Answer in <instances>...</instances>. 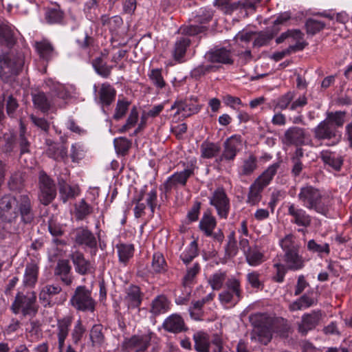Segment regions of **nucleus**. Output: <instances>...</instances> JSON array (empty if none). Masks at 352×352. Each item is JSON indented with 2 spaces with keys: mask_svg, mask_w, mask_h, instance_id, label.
<instances>
[{
  "mask_svg": "<svg viewBox=\"0 0 352 352\" xmlns=\"http://www.w3.org/2000/svg\"><path fill=\"white\" fill-rule=\"evenodd\" d=\"M19 215L25 223H31L34 219L32 202L28 193L12 195L6 194L0 197V217L5 221L12 222Z\"/></svg>",
  "mask_w": 352,
  "mask_h": 352,
  "instance_id": "nucleus-1",
  "label": "nucleus"
},
{
  "mask_svg": "<svg viewBox=\"0 0 352 352\" xmlns=\"http://www.w3.org/2000/svg\"><path fill=\"white\" fill-rule=\"evenodd\" d=\"M345 117V111L327 112L326 118L313 129L314 139L319 142L326 141L327 146L338 144L342 138L339 128L343 126Z\"/></svg>",
  "mask_w": 352,
  "mask_h": 352,
  "instance_id": "nucleus-2",
  "label": "nucleus"
},
{
  "mask_svg": "<svg viewBox=\"0 0 352 352\" xmlns=\"http://www.w3.org/2000/svg\"><path fill=\"white\" fill-rule=\"evenodd\" d=\"M25 56L21 52L10 51L0 54V79L11 84L23 71Z\"/></svg>",
  "mask_w": 352,
  "mask_h": 352,
  "instance_id": "nucleus-3",
  "label": "nucleus"
},
{
  "mask_svg": "<svg viewBox=\"0 0 352 352\" xmlns=\"http://www.w3.org/2000/svg\"><path fill=\"white\" fill-rule=\"evenodd\" d=\"M69 303L76 310L82 312H94L96 305L91 290L85 285L78 286L75 289Z\"/></svg>",
  "mask_w": 352,
  "mask_h": 352,
  "instance_id": "nucleus-4",
  "label": "nucleus"
},
{
  "mask_svg": "<svg viewBox=\"0 0 352 352\" xmlns=\"http://www.w3.org/2000/svg\"><path fill=\"white\" fill-rule=\"evenodd\" d=\"M298 197L307 208L313 209L322 214L327 213V208L322 203V195L318 188L306 185L300 188Z\"/></svg>",
  "mask_w": 352,
  "mask_h": 352,
  "instance_id": "nucleus-5",
  "label": "nucleus"
},
{
  "mask_svg": "<svg viewBox=\"0 0 352 352\" xmlns=\"http://www.w3.org/2000/svg\"><path fill=\"white\" fill-rule=\"evenodd\" d=\"M23 316L36 315L38 310L36 304V296L35 292H28L26 294L18 293L15 300L12 304L11 310L14 314L19 313L20 309Z\"/></svg>",
  "mask_w": 352,
  "mask_h": 352,
  "instance_id": "nucleus-6",
  "label": "nucleus"
},
{
  "mask_svg": "<svg viewBox=\"0 0 352 352\" xmlns=\"http://www.w3.org/2000/svg\"><path fill=\"white\" fill-rule=\"evenodd\" d=\"M72 234L75 244L85 249H89L91 255L96 254L98 251L97 239L87 226L76 228Z\"/></svg>",
  "mask_w": 352,
  "mask_h": 352,
  "instance_id": "nucleus-7",
  "label": "nucleus"
},
{
  "mask_svg": "<svg viewBox=\"0 0 352 352\" xmlns=\"http://www.w3.org/2000/svg\"><path fill=\"white\" fill-rule=\"evenodd\" d=\"M38 199L45 206L49 205L56 197V189L54 181L43 170L39 172Z\"/></svg>",
  "mask_w": 352,
  "mask_h": 352,
  "instance_id": "nucleus-8",
  "label": "nucleus"
},
{
  "mask_svg": "<svg viewBox=\"0 0 352 352\" xmlns=\"http://www.w3.org/2000/svg\"><path fill=\"white\" fill-rule=\"evenodd\" d=\"M151 340L148 334L134 335L124 340L122 349L126 352H144L150 346Z\"/></svg>",
  "mask_w": 352,
  "mask_h": 352,
  "instance_id": "nucleus-9",
  "label": "nucleus"
},
{
  "mask_svg": "<svg viewBox=\"0 0 352 352\" xmlns=\"http://www.w3.org/2000/svg\"><path fill=\"white\" fill-rule=\"evenodd\" d=\"M194 175L193 168H187L180 172H176L166 180L161 186L165 194L169 193L173 188H176L178 185L185 186L188 179Z\"/></svg>",
  "mask_w": 352,
  "mask_h": 352,
  "instance_id": "nucleus-10",
  "label": "nucleus"
},
{
  "mask_svg": "<svg viewBox=\"0 0 352 352\" xmlns=\"http://www.w3.org/2000/svg\"><path fill=\"white\" fill-rule=\"evenodd\" d=\"M206 60L211 63L210 65H232L234 59L232 53L226 47H215L208 51L205 56Z\"/></svg>",
  "mask_w": 352,
  "mask_h": 352,
  "instance_id": "nucleus-11",
  "label": "nucleus"
},
{
  "mask_svg": "<svg viewBox=\"0 0 352 352\" xmlns=\"http://www.w3.org/2000/svg\"><path fill=\"white\" fill-rule=\"evenodd\" d=\"M307 131L304 128L291 126L287 129L283 138V143L287 146L294 145L297 148L306 144Z\"/></svg>",
  "mask_w": 352,
  "mask_h": 352,
  "instance_id": "nucleus-12",
  "label": "nucleus"
},
{
  "mask_svg": "<svg viewBox=\"0 0 352 352\" xmlns=\"http://www.w3.org/2000/svg\"><path fill=\"white\" fill-rule=\"evenodd\" d=\"M322 314L320 311H314L302 315L301 320L297 322L298 332L306 336L309 331L314 329L320 323Z\"/></svg>",
  "mask_w": 352,
  "mask_h": 352,
  "instance_id": "nucleus-13",
  "label": "nucleus"
},
{
  "mask_svg": "<svg viewBox=\"0 0 352 352\" xmlns=\"http://www.w3.org/2000/svg\"><path fill=\"white\" fill-rule=\"evenodd\" d=\"M144 294L139 286L130 285L125 289V296L123 298V302L129 310L139 309Z\"/></svg>",
  "mask_w": 352,
  "mask_h": 352,
  "instance_id": "nucleus-14",
  "label": "nucleus"
},
{
  "mask_svg": "<svg viewBox=\"0 0 352 352\" xmlns=\"http://www.w3.org/2000/svg\"><path fill=\"white\" fill-rule=\"evenodd\" d=\"M210 204L215 206L218 214L221 218H227L230 209L229 199L223 190H217L214 192L210 199Z\"/></svg>",
  "mask_w": 352,
  "mask_h": 352,
  "instance_id": "nucleus-15",
  "label": "nucleus"
},
{
  "mask_svg": "<svg viewBox=\"0 0 352 352\" xmlns=\"http://www.w3.org/2000/svg\"><path fill=\"white\" fill-rule=\"evenodd\" d=\"M73 319L74 318L71 315L57 319V338L60 352H63L65 341L68 336Z\"/></svg>",
  "mask_w": 352,
  "mask_h": 352,
  "instance_id": "nucleus-16",
  "label": "nucleus"
},
{
  "mask_svg": "<svg viewBox=\"0 0 352 352\" xmlns=\"http://www.w3.org/2000/svg\"><path fill=\"white\" fill-rule=\"evenodd\" d=\"M241 144V137L240 135H232L223 142V151L221 153V158H226V161H233L237 153L238 148Z\"/></svg>",
  "mask_w": 352,
  "mask_h": 352,
  "instance_id": "nucleus-17",
  "label": "nucleus"
},
{
  "mask_svg": "<svg viewBox=\"0 0 352 352\" xmlns=\"http://www.w3.org/2000/svg\"><path fill=\"white\" fill-rule=\"evenodd\" d=\"M54 275L65 285H70L74 280L72 273V266L69 260L60 259L54 269Z\"/></svg>",
  "mask_w": 352,
  "mask_h": 352,
  "instance_id": "nucleus-18",
  "label": "nucleus"
},
{
  "mask_svg": "<svg viewBox=\"0 0 352 352\" xmlns=\"http://www.w3.org/2000/svg\"><path fill=\"white\" fill-rule=\"evenodd\" d=\"M70 258L74 265L75 270L80 275L93 274L94 267L90 261L85 258L82 253L76 251L70 255Z\"/></svg>",
  "mask_w": 352,
  "mask_h": 352,
  "instance_id": "nucleus-19",
  "label": "nucleus"
},
{
  "mask_svg": "<svg viewBox=\"0 0 352 352\" xmlns=\"http://www.w3.org/2000/svg\"><path fill=\"white\" fill-rule=\"evenodd\" d=\"M162 327L165 331L173 333H179L188 330L184 319L177 314L166 318L162 324Z\"/></svg>",
  "mask_w": 352,
  "mask_h": 352,
  "instance_id": "nucleus-20",
  "label": "nucleus"
},
{
  "mask_svg": "<svg viewBox=\"0 0 352 352\" xmlns=\"http://www.w3.org/2000/svg\"><path fill=\"white\" fill-rule=\"evenodd\" d=\"M288 214L292 217V219L291 220L292 222L298 226L307 228L311 224V217L307 214L305 210L302 208H299L294 204L289 206Z\"/></svg>",
  "mask_w": 352,
  "mask_h": 352,
  "instance_id": "nucleus-21",
  "label": "nucleus"
},
{
  "mask_svg": "<svg viewBox=\"0 0 352 352\" xmlns=\"http://www.w3.org/2000/svg\"><path fill=\"white\" fill-rule=\"evenodd\" d=\"M303 157L304 150L301 147L296 148L291 155V173L294 177H299L306 168V166L302 162Z\"/></svg>",
  "mask_w": 352,
  "mask_h": 352,
  "instance_id": "nucleus-22",
  "label": "nucleus"
},
{
  "mask_svg": "<svg viewBox=\"0 0 352 352\" xmlns=\"http://www.w3.org/2000/svg\"><path fill=\"white\" fill-rule=\"evenodd\" d=\"M98 96V103L102 107H109L115 100L116 91L111 85L103 83L99 90Z\"/></svg>",
  "mask_w": 352,
  "mask_h": 352,
  "instance_id": "nucleus-23",
  "label": "nucleus"
},
{
  "mask_svg": "<svg viewBox=\"0 0 352 352\" xmlns=\"http://www.w3.org/2000/svg\"><path fill=\"white\" fill-rule=\"evenodd\" d=\"M17 41L14 30L8 25L0 23V45L12 48Z\"/></svg>",
  "mask_w": 352,
  "mask_h": 352,
  "instance_id": "nucleus-24",
  "label": "nucleus"
},
{
  "mask_svg": "<svg viewBox=\"0 0 352 352\" xmlns=\"http://www.w3.org/2000/svg\"><path fill=\"white\" fill-rule=\"evenodd\" d=\"M177 109V113L182 114L184 117H188L195 113H197L200 107L198 104L192 103V100L176 101L171 107V109Z\"/></svg>",
  "mask_w": 352,
  "mask_h": 352,
  "instance_id": "nucleus-25",
  "label": "nucleus"
},
{
  "mask_svg": "<svg viewBox=\"0 0 352 352\" xmlns=\"http://www.w3.org/2000/svg\"><path fill=\"white\" fill-rule=\"evenodd\" d=\"M320 158L322 162L331 167L334 170L339 171L343 164V158L340 155L329 151H323L320 153Z\"/></svg>",
  "mask_w": 352,
  "mask_h": 352,
  "instance_id": "nucleus-26",
  "label": "nucleus"
},
{
  "mask_svg": "<svg viewBox=\"0 0 352 352\" xmlns=\"http://www.w3.org/2000/svg\"><path fill=\"white\" fill-rule=\"evenodd\" d=\"M25 173L16 171L12 173L8 182L10 190L21 192L25 186Z\"/></svg>",
  "mask_w": 352,
  "mask_h": 352,
  "instance_id": "nucleus-27",
  "label": "nucleus"
},
{
  "mask_svg": "<svg viewBox=\"0 0 352 352\" xmlns=\"http://www.w3.org/2000/svg\"><path fill=\"white\" fill-rule=\"evenodd\" d=\"M284 261L287 264V269L298 270L302 268L304 261L298 254V249L285 253Z\"/></svg>",
  "mask_w": 352,
  "mask_h": 352,
  "instance_id": "nucleus-28",
  "label": "nucleus"
},
{
  "mask_svg": "<svg viewBox=\"0 0 352 352\" xmlns=\"http://www.w3.org/2000/svg\"><path fill=\"white\" fill-rule=\"evenodd\" d=\"M169 309V301L164 295H159L151 302V313L154 316L166 312Z\"/></svg>",
  "mask_w": 352,
  "mask_h": 352,
  "instance_id": "nucleus-29",
  "label": "nucleus"
},
{
  "mask_svg": "<svg viewBox=\"0 0 352 352\" xmlns=\"http://www.w3.org/2000/svg\"><path fill=\"white\" fill-rule=\"evenodd\" d=\"M38 266L35 263H28L25 267L23 283L26 287H33L38 280Z\"/></svg>",
  "mask_w": 352,
  "mask_h": 352,
  "instance_id": "nucleus-30",
  "label": "nucleus"
},
{
  "mask_svg": "<svg viewBox=\"0 0 352 352\" xmlns=\"http://www.w3.org/2000/svg\"><path fill=\"white\" fill-rule=\"evenodd\" d=\"M92 65L96 72L104 78H108L113 69L112 65H109L102 57L95 58L92 61Z\"/></svg>",
  "mask_w": 352,
  "mask_h": 352,
  "instance_id": "nucleus-31",
  "label": "nucleus"
},
{
  "mask_svg": "<svg viewBox=\"0 0 352 352\" xmlns=\"http://www.w3.org/2000/svg\"><path fill=\"white\" fill-rule=\"evenodd\" d=\"M214 6L226 14H231L234 11L238 10L239 8L245 6L241 1L231 3V0H215Z\"/></svg>",
  "mask_w": 352,
  "mask_h": 352,
  "instance_id": "nucleus-32",
  "label": "nucleus"
},
{
  "mask_svg": "<svg viewBox=\"0 0 352 352\" xmlns=\"http://www.w3.org/2000/svg\"><path fill=\"white\" fill-rule=\"evenodd\" d=\"M221 151L219 144L204 141L200 146L201 156L205 159H210L217 156Z\"/></svg>",
  "mask_w": 352,
  "mask_h": 352,
  "instance_id": "nucleus-33",
  "label": "nucleus"
},
{
  "mask_svg": "<svg viewBox=\"0 0 352 352\" xmlns=\"http://www.w3.org/2000/svg\"><path fill=\"white\" fill-rule=\"evenodd\" d=\"M32 96L34 107L43 113L48 112L51 107V102L45 94L43 91H38V93L32 94Z\"/></svg>",
  "mask_w": 352,
  "mask_h": 352,
  "instance_id": "nucleus-34",
  "label": "nucleus"
},
{
  "mask_svg": "<svg viewBox=\"0 0 352 352\" xmlns=\"http://www.w3.org/2000/svg\"><path fill=\"white\" fill-rule=\"evenodd\" d=\"M49 148L47 150V154L51 158L56 160H63L67 156V148L63 145H58L52 143L50 140H46Z\"/></svg>",
  "mask_w": 352,
  "mask_h": 352,
  "instance_id": "nucleus-35",
  "label": "nucleus"
},
{
  "mask_svg": "<svg viewBox=\"0 0 352 352\" xmlns=\"http://www.w3.org/2000/svg\"><path fill=\"white\" fill-rule=\"evenodd\" d=\"M195 349L198 352H210L211 343L208 336L203 332H197L193 336Z\"/></svg>",
  "mask_w": 352,
  "mask_h": 352,
  "instance_id": "nucleus-36",
  "label": "nucleus"
},
{
  "mask_svg": "<svg viewBox=\"0 0 352 352\" xmlns=\"http://www.w3.org/2000/svg\"><path fill=\"white\" fill-rule=\"evenodd\" d=\"M221 67L217 65H199L190 72L191 78L199 80L201 77L211 72H216Z\"/></svg>",
  "mask_w": 352,
  "mask_h": 352,
  "instance_id": "nucleus-37",
  "label": "nucleus"
},
{
  "mask_svg": "<svg viewBox=\"0 0 352 352\" xmlns=\"http://www.w3.org/2000/svg\"><path fill=\"white\" fill-rule=\"evenodd\" d=\"M264 188L261 184L255 181L250 188L247 202L252 206L257 204L261 199V192Z\"/></svg>",
  "mask_w": 352,
  "mask_h": 352,
  "instance_id": "nucleus-38",
  "label": "nucleus"
},
{
  "mask_svg": "<svg viewBox=\"0 0 352 352\" xmlns=\"http://www.w3.org/2000/svg\"><path fill=\"white\" fill-rule=\"evenodd\" d=\"M35 47L43 59L48 61L52 58L54 53V47L50 42L47 41L36 42Z\"/></svg>",
  "mask_w": 352,
  "mask_h": 352,
  "instance_id": "nucleus-39",
  "label": "nucleus"
},
{
  "mask_svg": "<svg viewBox=\"0 0 352 352\" xmlns=\"http://www.w3.org/2000/svg\"><path fill=\"white\" fill-rule=\"evenodd\" d=\"M279 29L271 30L267 29L264 32H259L257 38L254 40L253 45L254 47H260L266 45L274 38V36L278 32Z\"/></svg>",
  "mask_w": 352,
  "mask_h": 352,
  "instance_id": "nucleus-40",
  "label": "nucleus"
},
{
  "mask_svg": "<svg viewBox=\"0 0 352 352\" xmlns=\"http://www.w3.org/2000/svg\"><path fill=\"white\" fill-rule=\"evenodd\" d=\"M93 212V208L85 199L75 205V217L78 221L85 219Z\"/></svg>",
  "mask_w": 352,
  "mask_h": 352,
  "instance_id": "nucleus-41",
  "label": "nucleus"
},
{
  "mask_svg": "<svg viewBox=\"0 0 352 352\" xmlns=\"http://www.w3.org/2000/svg\"><path fill=\"white\" fill-rule=\"evenodd\" d=\"M216 219L210 214L204 213L202 219L199 222V228L204 231L205 234L210 236L212 234V231L216 227Z\"/></svg>",
  "mask_w": 352,
  "mask_h": 352,
  "instance_id": "nucleus-42",
  "label": "nucleus"
},
{
  "mask_svg": "<svg viewBox=\"0 0 352 352\" xmlns=\"http://www.w3.org/2000/svg\"><path fill=\"white\" fill-rule=\"evenodd\" d=\"M280 166L279 163H274L272 165L270 166L267 170H265L261 175H260L256 181L258 182L260 184L263 185V186L266 187L273 177L276 175L278 168Z\"/></svg>",
  "mask_w": 352,
  "mask_h": 352,
  "instance_id": "nucleus-43",
  "label": "nucleus"
},
{
  "mask_svg": "<svg viewBox=\"0 0 352 352\" xmlns=\"http://www.w3.org/2000/svg\"><path fill=\"white\" fill-rule=\"evenodd\" d=\"M280 166L279 163H274L272 165L270 166L267 170H265L261 175H260L256 181L258 182L260 184L263 185V186L266 187L273 177L276 175L278 168Z\"/></svg>",
  "mask_w": 352,
  "mask_h": 352,
  "instance_id": "nucleus-44",
  "label": "nucleus"
},
{
  "mask_svg": "<svg viewBox=\"0 0 352 352\" xmlns=\"http://www.w3.org/2000/svg\"><path fill=\"white\" fill-rule=\"evenodd\" d=\"M280 166L279 163H274L272 165L270 166L267 170H265L261 175H260L256 181L258 182L260 184L263 185V186L266 187L273 177L276 175L278 168Z\"/></svg>",
  "mask_w": 352,
  "mask_h": 352,
  "instance_id": "nucleus-45",
  "label": "nucleus"
},
{
  "mask_svg": "<svg viewBox=\"0 0 352 352\" xmlns=\"http://www.w3.org/2000/svg\"><path fill=\"white\" fill-rule=\"evenodd\" d=\"M89 338L93 346H101L105 340L102 333V326L98 324H94L90 330Z\"/></svg>",
  "mask_w": 352,
  "mask_h": 352,
  "instance_id": "nucleus-46",
  "label": "nucleus"
},
{
  "mask_svg": "<svg viewBox=\"0 0 352 352\" xmlns=\"http://www.w3.org/2000/svg\"><path fill=\"white\" fill-rule=\"evenodd\" d=\"M305 26L307 34L315 35L322 30L326 24L323 21L309 18L307 19Z\"/></svg>",
  "mask_w": 352,
  "mask_h": 352,
  "instance_id": "nucleus-47",
  "label": "nucleus"
},
{
  "mask_svg": "<svg viewBox=\"0 0 352 352\" xmlns=\"http://www.w3.org/2000/svg\"><path fill=\"white\" fill-rule=\"evenodd\" d=\"M190 44V40L188 38L182 37L175 44L174 57L177 60H179L186 54L187 47Z\"/></svg>",
  "mask_w": 352,
  "mask_h": 352,
  "instance_id": "nucleus-48",
  "label": "nucleus"
},
{
  "mask_svg": "<svg viewBox=\"0 0 352 352\" xmlns=\"http://www.w3.org/2000/svg\"><path fill=\"white\" fill-rule=\"evenodd\" d=\"M16 147V138L14 135L5 134L2 139V144L1 146V151L7 155H11L14 151Z\"/></svg>",
  "mask_w": 352,
  "mask_h": 352,
  "instance_id": "nucleus-49",
  "label": "nucleus"
},
{
  "mask_svg": "<svg viewBox=\"0 0 352 352\" xmlns=\"http://www.w3.org/2000/svg\"><path fill=\"white\" fill-rule=\"evenodd\" d=\"M257 168V159L254 155H250L243 161L241 168V175H250Z\"/></svg>",
  "mask_w": 352,
  "mask_h": 352,
  "instance_id": "nucleus-50",
  "label": "nucleus"
},
{
  "mask_svg": "<svg viewBox=\"0 0 352 352\" xmlns=\"http://www.w3.org/2000/svg\"><path fill=\"white\" fill-rule=\"evenodd\" d=\"M245 256L250 265L256 266L263 262V254L256 248L248 249Z\"/></svg>",
  "mask_w": 352,
  "mask_h": 352,
  "instance_id": "nucleus-51",
  "label": "nucleus"
},
{
  "mask_svg": "<svg viewBox=\"0 0 352 352\" xmlns=\"http://www.w3.org/2000/svg\"><path fill=\"white\" fill-rule=\"evenodd\" d=\"M119 261L126 264L133 256L134 248L133 245L121 244L117 245Z\"/></svg>",
  "mask_w": 352,
  "mask_h": 352,
  "instance_id": "nucleus-52",
  "label": "nucleus"
},
{
  "mask_svg": "<svg viewBox=\"0 0 352 352\" xmlns=\"http://www.w3.org/2000/svg\"><path fill=\"white\" fill-rule=\"evenodd\" d=\"M86 332V328L80 319L78 320L71 332V338L74 344H78Z\"/></svg>",
  "mask_w": 352,
  "mask_h": 352,
  "instance_id": "nucleus-53",
  "label": "nucleus"
},
{
  "mask_svg": "<svg viewBox=\"0 0 352 352\" xmlns=\"http://www.w3.org/2000/svg\"><path fill=\"white\" fill-rule=\"evenodd\" d=\"M64 16V12L60 8H50L45 13V19L50 24L61 23Z\"/></svg>",
  "mask_w": 352,
  "mask_h": 352,
  "instance_id": "nucleus-54",
  "label": "nucleus"
},
{
  "mask_svg": "<svg viewBox=\"0 0 352 352\" xmlns=\"http://www.w3.org/2000/svg\"><path fill=\"white\" fill-rule=\"evenodd\" d=\"M295 94L294 91H288L284 95L278 97L276 100H274L275 109L280 110L286 109L294 100Z\"/></svg>",
  "mask_w": 352,
  "mask_h": 352,
  "instance_id": "nucleus-55",
  "label": "nucleus"
},
{
  "mask_svg": "<svg viewBox=\"0 0 352 352\" xmlns=\"http://www.w3.org/2000/svg\"><path fill=\"white\" fill-rule=\"evenodd\" d=\"M208 30V27L202 24H192L188 25H183L180 28L179 32L182 34L187 36H195L199 34L205 32Z\"/></svg>",
  "mask_w": 352,
  "mask_h": 352,
  "instance_id": "nucleus-56",
  "label": "nucleus"
},
{
  "mask_svg": "<svg viewBox=\"0 0 352 352\" xmlns=\"http://www.w3.org/2000/svg\"><path fill=\"white\" fill-rule=\"evenodd\" d=\"M197 255V243L195 241H193L190 243L189 247L181 254L180 258L185 264H188Z\"/></svg>",
  "mask_w": 352,
  "mask_h": 352,
  "instance_id": "nucleus-57",
  "label": "nucleus"
},
{
  "mask_svg": "<svg viewBox=\"0 0 352 352\" xmlns=\"http://www.w3.org/2000/svg\"><path fill=\"white\" fill-rule=\"evenodd\" d=\"M225 272H218L212 274L208 279V283L214 290H219L222 288L226 279Z\"/></svg>",
  "mask_w": 352,
  "mask_h": 352,
  "instance_id": "nucleus-58",
  "label": "nucleus"
},
{
  "mask_svg": "<svg viewBox=\"0 0 352 352\" xmlns=\"http://www.w3.org/2000/svg\"><path fill=\"white\" fill-rule=\"evenodd\" d=\"M314 299L309 296L307 294L302 295L298 300L289 305L292 311H297L302 307H309L314 304Z\"/></svg>",
  "mask_w": 352,
  "mask_h": 352,
  "instance_id": "nucleus-59",
  "label": "nucleus"
},
{
  "mask_svg": "<svg viewBox=\"0 0 352 352\" xmlns=\"http://www.w3.org/2000/svg\"><path fill=\"white\" fill-rule=\"evenodd\" d=\"M226 289L236 296V300H241V289L240 281L236 278H230L226 282Z\"/></svg>",
  "mask_w": 352,
  "mask_h": 352,
  "instance_id": "nucleus-60",
  "label": "nucleus"
},
{
  "mask_svg": "<svg viewBox=\"0 0 352 352\" xmlns=\"http://www.w3.org/2000/svg\"><path fill=\"white\" fill-rule=\"evenodd\" d=\"M59 192L61 195L62 199L64 202L67 201L70 197L75 196L74 189L68 185L63 179L58 181Z\"/></svg>",
  "mask_w": 352,
  "mask_h": 352,
  "instance_id": "nucleus-61",
  "label": "nucleus"
},
{
  "mask_svg": "<svg viewBox=\"0 0 352 352\" xmlns=\"http://www.w3.org/2000/svg\"><path fill=\"white\" fill-rule=\"evenodd\" d=\"M138 120V112L137 108L133 107L130 111L129 116L126 120V122L119 130L120 133H124L135 125Z\"/></svg>",
  "mask_w": 352,
  "mask_h": 352,
  "instance_id": "nucleus-62",
  "label": "nucleus"
},
{
  "mask_svg": "<svg viewBox=\"0 0 352 352\" xmlns=\"http://www.w3.org/2000/svg\"><path fill=\"white\" fill-rule=\"evenodd\" d=\"M149 78L153 85L159 89H162L166 86L165 80L162 75V69H153L148 75Z\"/></svg>",
  "mask_w": 352,
  "mask_h": 352,
  "instance_id": "nucleus-63",
  "label": "nucleus"
},
{
  "mask_svg": "<svg viewBox=\"0 0 352 352\" xmlns=\"http://www.w3.org/2000/svg\"><path fill=\"white\" fill-rule=\"evenodd\" d=\"M131 145V142L126 138H120L114 140L115 148L117 152L122 155H125L127 153Z\"/></svg>",
  "mask_w": 352,
  "mask_h": 352,
  "instance_id": "nucleus-64",
  "label": "nucleus"
}]
</instances>
